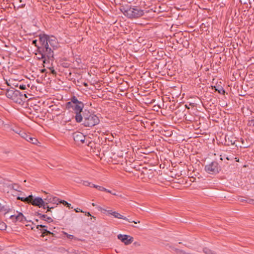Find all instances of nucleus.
I'll list each match as a JSON object with an SVG mask.
<instances>
[{
	"mask_svg": "<svg viewBox=\"0 0 254 254\" xmlns=\"http://www.w3.org/2000/svg\"><path fill=\"white\" fill-rule=\"evenodd\" d=\"M96 208L101 213H102L103 214L107 213V214L111 215L113 216L115 218H116L124 219V220L128 221L129 222H133L135 224H137L138 223H139L140 222L139 221L136 222L134 221H132L131 220H129L127 217H124V216L122 215L118 212H117L116 211H114L113 210H107V209H104L100 206H97V207H96Z\"/></svg>",
	"mask_w": 254,
	"mask_h": 254,
	"instance_id": "obj_6",
	"label": "nucleus"
},
{
	"mask_svg": "<svg viewBox=\"0 0 254 254\" xmlns=\"http://www.w3.org/2000/svg\"><path fill=\"white\" fill-rule=\"evenodd\" d=\"M47 166L49 167V168H50V169H52V167H50V166H49L48 165H47Z\"/></svg>",
	"mask_w": 254,
	"mask_h": 254,
	"instance_id": "obj_41",
	"label": "nucleus"
},
{
	"mask_svg": "<svg viewBox=\"0 0 254 254\" xmlns=\"http://www.w3.org/2000/svg\"><path fill=\"white\" fill-rule=\"evenodd\" d=\"M44 199L46 202H47V204L49 203H53L54 204L57 203L58 201L59 202V201H60L58 197L53 196L50 194L47 195L46 198H44Z\"/></svg>",
	"mask_w": 254,
	"mask_h": 254,
	"instance_id": "obj_13",
	"label": "nucleus"
},
{
	"mask_svg": "<svg viewBox=\"0 0 254 254\" xmlns=\"http://www.w3.org/2000/svg\"><path fill=\"white\" fill-rule=\"evenodd\" d=\"M17 199L24 202L31 204L33 206H37L39 208L42 207L44 209H46V207H47V202H46L44 199L40 197L34 198L32 195H29L26 197L18 196Z\"/></svg>",
	"mask_w": 254,
	"mask_h": 254,
	"instance_id": "obj_3",
	"label": "nucleus"
},
{
	"mask_svg": "<svg viewBox=\"0 0 254 254\" xmlns=\"http://www.w3.org/2000/svg\"><path fill=\"white\" fill-rule=\"evenodd\" d=\"M5 95L13 102L18 104H21L26 97L25 94H22L19 90L12 88L6 90Z\"/></svg>",
	"mask_w": 254,
	"mask_h": 254,
	"instance_id": "obj_4",
	"label": "nucleus"
},
{
	"mask_svg": "<svg viewBox=\"0 0 254 254\" xmlns=\"http://www.w3.org/2000/svg\"><path fill=\"white\" fill-rule=\"evenodd\" d=\"M39 227H41L42 228V229H40L41 231V233H42V236L44 237L46 235H54V234L49 231L47 230V227L45 225H38L37 226V229H39Z\"/></svg>",
	"mask_w": 254,
	"mask_h": 254,
	"instance_id": "obj_14",
	"label": "nucleus"
},
{
	"mask_svg": "<svg viewBox=\"0 0 254 254\" xmlns=\"http://www.w3.org/2000/svg\"><path fill=\"white\" fill-rule=\"evenodd\" d=\"M220 170L218 163L216 161H213L205 166V171L210 174H217Z\"/></svg>",
	"mask_w": 254,
	"mask_h": 254,
	"instance_id": "obj_7",
	"label": "nucleus"
},
{
	"mask_svg": "<svg viewBox=\"0 0 254 254\" xmlns=\"http://www.w3.org/2000/svg\"><path fill=\"white\" fill-rule=\"evenodd\" d=\"M231 144L233 145L235 143V141H232V140L230 141Z\"/></svg>",
	"mask_w": 254,
	"mask_h": 254,
	"instance_id": "obj_35",
	"label": "nucleus"
},
{
	"mask_svg": "<svg viewBox=\"0 0 254 254\" xmlns=\"http://www.w3.org/2000/svg\"><path fill=\"white\" fill-rule=\"evenodd\" d=\"M223 92L225 93V91L224 90H223Z\"/></svg>",
	"mask_w": 254,
	"mask_h": 254,
	"instance_id": "obj_46",
	"label": "nucleus"
},
{
	"mask_svg": "<svg viewBox=\"0 0 254 254\" xmlns=\"http://www.w3.org/2000/svg\"><path fill=\"white\" fill-rule=\"evenodd\" d=\"M97 158H99L100 159H101V157H100L99 156H98V155L96 154V161L98 160Z\"/></svg>",
	"mask_w": 254,
	"mask_h": 254,
	"instance_id": "obj_34",
	"label": "nucleus"
},
{
	"mask_svg": "<svg viewBox=\"0 0 254 254\" xmlns=\"http://www.w3.org/2000/svg\"><path fill=\"white\" fill-rule=\"evenodd\" d=\"M87 143V145L89 147H90L91 149L95 148V142L94 141L90 140L88 138L86 139V141L85 142Z\"/></svg>",
	"mask_w": 254,
	"mask_h": 254,
	"instance_id": "obj_18",
	"label": "nucleus"
},
{
	"mask_svg": "<svg viewBox=\"0 0 254 254\" xmlns=\"http://www.w3.org/2000/svg\"><path fill=\"white\" fill-rule=\"evenodd\" d=\"M11 130L17 133L21 136V133L23 132V131L20 130L19 128H16L15 129L11 128Z\"/></svg>",
	"mask_w": 254,
	"mask_h": 254,
	"instance_id": "obj_22",
	"label": "nucleus"
},
{
	"mask_svg": "<svg viewBox=\"0 0 254 254\" xmlns=\"http://www.w3.org/2000/svg\"><path fill=\"white\" fill-rule=\"evenodd\" d=\"M13 218H15L16 221H19L20 222H22L24 220H25V218L22 213H19L16 216L15 215H11L10 216L11 219H13Z\"/></svg>",
	"mask_w": 254,
	"mask_h": 254,
	"instance_id": "obj_16",
	"label": "nucleus"
},
{
	"mask_svg": "<svg viewBox=\"0 0 254 254\" xmlns=\"http://www.w3.org/2000/svg\"><path fill=\"white\" fill-rule=\"evenodd\" d=\"M84 125L86 127H92L95 125V120L93 116H90L88 118H85L84 121Z\"/></svg>",
	"mask_w": 254,
	"mask_h": 254,
	"instance_id": "obj_11",
	"label": "nucleus"
},
{
	"mask_svg": "<svg viewBox=\"0 0 254 254\" xmlns=\"http://www.w3.org/2000/svg\"><path fill=\"white\" fill-rule=\"evenodd\" d=\"M0 211H4L5 212H8V209L7 208L4 206L2 205L0 203Z\"/></svg>",
	"mask_w": 254,
	"mask_h": 254,
	"instance_id": "obj_24",
	"label": "nucleus"
},
{
	"mask_svg": "<svg viewBox=\"0 0 254 254\" xmlns=\"http://www.w3.org/2000/svg\"><path fill=\"white\" fill-rule=\"evenodd\" d=\"M76 212H78V209H75Z\"/></svg>",
	"mask_w": 254,
	"mask_h": 254,
	"instance_id": "obj_45",
	"label": "nucleus"
},
{
	"mask_svg": "<svg viewBox=\"0 0 254 254\" xmlns=\"http://www.w3.org/2000/svg\"><path fill=\"white\" fill-rule=\"evenodd\" d=\"M6 228L5 224L3 222H0V230H3Z\"/></svg>",
	"mask_w": 254,
	"mask_h": 254,
	"instance_id": "obj_26",
	"label": "nucleus"
},
{
	"mask_svg": "<svg viewBox=\"0 0 254 254\" xmlns=\"http://www.w3.org/2000/svg\"><path fill=\"white\" fill-rule=\"evenodd\" d=\"M59 203L63 204V205H64V206H66V207H68L69 208H70L71 204L68 203L67 201H66L65 200H60V201H59Z\"/></svg>",
	"mask_w": 254,
	"mask_h": 254,
	"instance_id": "obj_20",
	"label": "nucleus"
},
{
	"mask_svg": "<svg viewBox=\"0 0 254 254\" xmlns=\"http://www.w3.org/2000/svg\"><path fill=\"white\" fill-rule=\"evenodd\" d=\"M26 85L25 84H20L19 87L21 90H25L26 89ZM27 86L29 87V85H27Z\"/></svg>",
	"mask_w": 254,
	"mask_h": 254,
	"instance_id": "obj_27",
	"label": "nucleus"
},
{
	"mask_svg": "<svg viewBox=\"0 0 254 254\" xmlns=\"http://www.w3.org/2000/svg\"><path fill=\"white\" fill-rule=\"evenodd\" d=\"M226 159H227V160H230V159H229V157H226Z\"/></svg>",
	"mask_w": 254,
	"mask_h": 254,
	"instance_id": "obj_43",
	"label": "nucleus"
},
{
	"mask_svg": "<svg viewBox=\"0 0 254 254\" xmlns=\"http://www.w3.org/2000/svg\"><path fill=\"white\" fill-rule=\"evenodd\" d=\"M67 237L69 239H72L73 238V236L72 235H68Z\"/></svg>",
	"mask_w": 254,
	"mask_h": 254,
	"instance_id": "obj_32",
	"label": "nucleus"
},
{
	"mask_svg": "<svg viewBox=\"0 0 254 254\" xmlns=\"http://www.w3.org/2000/svg\"><path fill=\"white\" fill-rule=\"evenodd\" d=\"M51 71V72L53 74H56V71L53 69V68L52 67V68H50Z\"/></svg>",
	"mask_w": 254,
	"mask_h": 254,
	"instance_id": "obj_31",
	"label": "nucleus"
},
{
	"mask_svg": "<svg viewBox=\"0 0 254 254\" xmlns=\"http://www.w3.org/2000/svg\"><path fill=\"white\" fill-rule=\"evenodd\" d=\"M101 27V25L100 24H98V25L96 26V29L100 28Z\"/></svg>",
	"mask_w": 254,
	"mask_h": 254,
	"instance_id": "obj_33",
	"label": "nucleus"
},
{
	"mask_svg": "<svg viewBox=\"0 0 254 254\" xmlns=\"http://www.w3.org/2000/svg\"><path fill=\"white\" fill-rule=\"evenodd\" d=\"M47 208V210L46 211V213L50 212L51 213L53 212L52 209H54V207H49L48 205H47V207H46V209Z\"/></svg>",
	"mask_w": 254,
	"mask_h": 254,
	"instance_id": "obj_28",
	"label": "nucleus"
},
{
	"mask_svg": "<svg viewBox=\"0 0 254 254\" xmlns=\"http://www.w3.org/2000/svg\"><path fill=\"white\" fill-rule=\"evenodd\" d=\"M47 166L49 167V168H50V169H52V167H50V166H49L48 165H47Z\"/></svg>",
	"mask_w": 254,
	"mask_h": 254,
	"instance_id": "obj_42",
	"label": "nucleus"
},
{
	"mask_svg": "<svg viewBox=\"0 0 254 254\" xmlns=\"http://www.w3.org/2000/svg\"><path fill=\"white\" fill-rule=\"evenodd\" d=\"M24 5H25V4H22L21 7H23L24 6Z\"/></svg>",
	"mask_w": 254,
	"mask_h": 254,
	"instance_id": "obj_39",
	"label": "nucleus"
},
{
	"mask_svg": "<svg viewBox=\"0 0 254 254\" xmlns=\"http://www.w3.org/2000/svg\"><path fill=\"white\" fill-rule=\"evenodd\" d=\"M203 252L206 254H215L211 252V250L205 248L203 250Z\"/></svg>",
	"mask_w": 254,
	"mask_h": 254,
	"instance_id": "obj_25",
	"label": "nucleus"
},
{
	"mask_svg": "<svg viewBox=\"0 0 254 254\" xmlns=\"http://www.w3.org/2000/svg\"><path fill=\"white\" fill-rule=\"evenodd\" d=\"M37 40H34L32 41V44L33 45H34L36 47H37L38 48V47H39L40 46H37Z\"/></svg>",
	"mask_w": 254,
	"mask_h": 254,
	"instance_id": "obj_30",
	"label": "nucleus"
},
{
	"mask_svg": "<svg viewBox=\"0 0 254 254\" xmlns=\"http://www.w3.org/2000/svg\"><path fill=\"white\" fill-rule=\"evenodd\" d=\"M79 103H81V102L79 101L75 97H73L71 98L70 101L67 103L66 105L70 106L71 105L78 104Z\"/></svg>",
	"mask_w": 254,
	"mask_h": 254,
	"instance_id": "obj_17",
	"label": "nucleus"
},
{
	"mask_svg": "<svg viewBox=\"0 0 254 254\" xmlns=\"http://www.w3.org/2000/svg\"><path fill=\"white\" fill-rule=\"evenodd\" d=\"M100 89L96 88V96L99 97V98H103L104 94H102V93H100Z\"/></svg>",
	"mask_w": 254,
	"mask_h": 254,
	"instance_id": "obj_23",
	"label": "nucleus"
},
{
	"mask_svg": "<svg viewBox=\"0 0 254 254\" xmlns=\"http://www.w3.org/2000/svg\"><path fill=\"white\" fill-rule=\"evenodd\" d=\"M84 107L83 104L81 103H79L78 104H72L70 106H67L66 108L68 109H72L75 114H76L75 116V120L77 122L80 123L82 120V117L81 115V112L83 109Z\"/></svg>",
	"mask_w": 254,
	"mask_h": 254,
	"instance_id": "obj_5",
	"label": "nucleus"
},
{
	"mask_svg": "<svg viewBox=\"0 0 254 254\" xmlns=\"http://www.w3.org/2000/svg\"><path fill=\"white\" fill-rule=\"evenodd\" d=\"M48 164L50 165V166H52L53 167H55L54 165H52L50 163H48Z\"/></svg>",
	"mask_w": 254,
	"mask_h": 254,
	"instance_id": "obj_37",
	"label": "nucleus"
},
{
	"mask_svg": "<svg viewBox=\"0 0 254 254\" xmlns=\"http://www.w3.org/2000/svg\"><path fill=\"white\" fill-rule=\"evenodd\" d=\"M40 45L38 47L37 52L39 55L38 59L43 60L45 64H50L54 60V50L59 47V43L57 38L53 36L46 34L39 35Z\"/></svg>",
	"mask_w": 254,
	"mask_h": 254,
	"instance_id": "obj_1",
	"label": "nucleus"
},
{
	"mask_svg": "<svg viewBox=\"0 0 254 254\" xmlns=\"http://www.w3.org/2000/svg\"><path fill=\"white\" fill-rule=\"evenodd\" d=\"M36 215L39 216V218L41 219H42L48 223H51L53 221V219L51 217L48 216L47 215L42 214L38 212L36 213Z\"/></svg>",
	"mask_w": 254,
	"mask_h": 254,
	"instance_id": "obj_15",
	"label": "nucleus"
},
{
	"mask_svg": "<svg viewBox=\"0 0 254 254\" xmlns=\"http://www.w3.org/2000/svg\"><path fill=\"white\" fill-rule=\"evenodd\" d=\"M235 159L236 160V161L237 162H239V158H238L237 157H235Z\"/></svg>",
	"mask_w": 254,
	"mask_h": 254,
	"instance_id": "obj_36",
	"label": "nucleus"
},
{
	"mask_svg": "<svg viewBox=\"0 0 254 254\" xmlns=\"http://www.w3.org/2000/svg\"><path fill=\"white\" fill-rule=\"evenodd\" d=\"M98 52H99L101 55H103L104 54V53H105V50H103L102 49H100L98 51Z\"/></svg>",
	"mask_w": 254,
	"mask_h": 254,
	"instance_id": "obj_29",
	"label": "nucleus"
},
{
	"mask_svg": "<svg viewBox=\"0 0 254 254\" xmlns=\"http://www.w3.org/2000/svg\"><path fill=\"white\" fill-rule=\"evenodd\" d=\"M21 137L34 144H37L38 142V141L36 138L32 137L30 135L27 134L24 131L21 133Z\"/></svg>",
	"mask_w": 254,
	"mask_h": 254,
	"instance_id": "obj_10",
	"label": "nucleus"
},
{
	"mask_svg": "<svg viewBox=\"0 0 254 254\" xmlns=\"http://www.w3.org/2000/svg\"><path fill=\"white\" fill-rule=\"evenodd\" d=\"M121 10L125 16L129 18H137L144 14V10L135 6L126 5L123 6Z\"/></svg>",
	"mask_w": 254,
	"mask_h": 254,
	"instance_id": "obj_2",
	"label": "nucleus"
},
{
	"mask_svg": "<svg viewBox=\"0 0 254 254\" xmlns=\"http://www.w3.org/2000/svg\"><path fill=\"white\" fill-rule=\"evenodd\" d=\"M76 212H78V209H75Z\"/></svg>",
	"mask_w": 254,
	"mask_h": 254,
	"instance_id": "obj_44",
	"label": "nucleus"
},
{
	"mask_svg": "<svg viewBox=\"0 0 254 254\" xmlns=\"http://www.w3.org/2000/svg\"><path fill=\"white\" fill-rule=\"evenodd\" d=\"M20 2H21L22 1V0H19Z\"/></svg>",
	"mask_w": 254,
	"mask_h": 254,
	"instance_id": "obj_47",
	"label": "nucleus"
},
{
	"mask_svg": "<svg viewBox=\"0 0 254 254\" xmlns=\"http://www.w3.org/2000/svg\"><path fill=\"white\" fill-rule=\"evenodd\" d=\"M85 215H86V214ZM87 216H91L89 212L87 213Z\"/></svg>",
	"mask_w": 254,
	"mask_h": 254,
	"instance_id": "obj_38",
	"label": "nucleus"
},
{
	"mask_svg": "<svg viewBox=\"0 0 254 254\" xmlns=\"http://www.w3.org/2000/svg\"><path fill=\"white\" fill-rule=\"evenodd\" d=\"M96 125L99 124L100 122H102V120L103 119V117H101L100 114L96 115Z\"/></svg>",
	"mask_w": 254,
	"mask_h": 254,
	"instance_id": "obj_19",
	"label": "nucleus"
},
{
	"mask_svg": "<svg viewBox=\"0 0 254 254\" xmlns=\"http://www.w3.org/2000/svg\"><path fill=\"white\" fill-rule=\"evenodd\" d=\"M117 237L126 245L130 244L133 241V238L127 235L119 234Z\"/></svg>",
	"mask_w": 254,
	"mask_h": 254,
	"instance_id": "obj_9",
	"label": "nucleus"
},
{
	"mask_svg": "<svg viewBox=\"0 0 254 254\" xmlns=\"http://www.w3.org/2000/svg\"><path fill=\"white\" fill-rule=\"evenodd\" d=\"M92 205L93 206H95V204L94 203H92Z\"/></svg>",
	"mask_w": 254,
	"mask_h": 254,
	"instance_id": "obj_40",
	"label": "nucleus"
},
{
	"mask_svg": "<svg viewBox=\"0 0 254 254\" xmlns=\"http://www.w3.org/2000/svg\"><path fill=\"white\" fill-rule=\"evenodd\" d=\"M72 137L74 141L78 145L85 143L87 139L82 133L78 131L74 132L72 134Z\"/></svg>",
	"mask_w": 254,
	"mask_h": 254,
	"instance_id": "obj_8",
	"label": "nucleus"
},
{
	"mask_svg": "<svg viewBox=\"0 0 254 254\" xmlns=\"http://www.w3.org/2000/svg\"><path fill=\"white\" fill-rule=\"evenodd\" d=\"M83 185L85 186H90L91 187L95 188V185L92 184L88 181H83Z\"/></svg>",
	"mask_w": 254,
	"mask_h": 254,
	"instance_id": "obj_21",
	"label": "nucleus"
},
{
	"mask_svg": "<svg viewBox=\"0 0 254 254\" xmlns=\"http://www.w3.org/2000/svg\"><path fill=\"white\" fill-rule=\"evenodd\" d=\"M104 191V192H108V193H110L114 195H116L117 194L114 191H113L111 190H108V189H106V188H105L104 187H102V186H97L96 185V191ZM96 195H98L99 196L101 195V194L100 193H98L97 192H96Z\"/></svg>",
	"mask_w": 254,
	"mask_h": 254,
	"instance_id": "obj_12",
	"label": "nucleus"
}]
</instances>
